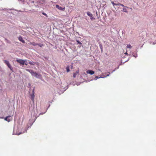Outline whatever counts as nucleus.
<instances>
[{"label":"nucleus","mask_w":156,"mask_h":156,"mask_svg":"<svg viewBox=\"0 0 156 156\" xmlns=\"http://www.w3.org/2000/svg\"><path fill=\"white\" fill-rule=\"evenodd\" d=\"M26 70L27 71L30 72L32 76L35 77L37 78L41 79L42 77L41 75L40 74L34 72L32 70L27 69Z\"/></svg>","instance_id":"f257e3e1"},{"label":"nucleus","mask_w":156,"mask_h":156,"mask_svg":"<svg viewBox=\"0 0 156 156\" xmlns=\"http://www.w3.org/2000/svg\"><path fill=\"white\" fill-rule=\"evenodd\" d=\"M10 112V115L7 116L4 119L6 121L8 122H9L10 121V119L9 118L13 116L14 114V112L12 111Z\"/></svg>","instance_id":"f03ea898"},{"label":"nucleus","mask_w":156,"mask_h":156,"mask_svg":"<svg viewBox=\"0 0 156 156\" xmlns=\"http://www.w3.org/2000/svg\"><path fill=\"white\" fill-rule=\"evenodd\" d=\"M27 129H28V128L27 127H26L24 128H22V131H23L22 132H21L20 133H19L15 134L14 133V131H13V134L19 135H20L21 134L26 132L27 131Z\"/></svg>","instance_id":"7ed1b4c3"},{"label":"nucleus","mask_w":156,"mask_h":156,"mask_svg":"<svg viewBox=\"0 0 156 156\" xmlns=\"http://www.w3.org/2000/svg\"><path fill=\"white\" fill-rule=\"evenodd\" d=\"M17 62L19 63L20 65H24L25 64V62H26V60H23L21 59H17L16 60Z\"/></svg>","instance_id":"20e7f679"},{"label":"nucleus","mask_w":156,"mask_h":156,"mask_svg":"<svg viewBox=\"0 0 156 156\" xmlns=\"http://www.w3.org/2000/svg\"><path fill=\"white\" fill-rule=\"evenodd\" d=\"M87 14L88 16H89L90 19L91 20H92L93 19H94V18L93 15L90 12H89V11L87 12Z\"/></svg>","instance_id":"39448f33"},{"label":"nucleus","mask_w":156,"mask_h":156,"mask_svg":"<svg viewBox=\"0 0 156 156\" xmlns=\"http://www.w3.org/2000/svg\"><path fill=\"white\" fill-rule=\"evenodd\" d=\"M87 74H89L90 75H93L94 74V72L92 70H88L86 72Z\"/></svg>","instance_id":"423d86ee"},{"label":"nucleus","mask_w":156,"mask_h":156,"mask_svg":"<svg viewBox=\"0 0 156 156\" xmlns=\"http://www.w3.org/2000/svg\"><path fill=\"white\" fill-rule=\"evenodd\" d=\"M56 8H58V9H59V10H60L62 11V10H64L65 9V8H63L61 7H60L58 5H56Z\"/></svg>","instance_id":"0eeeda50"},{"label":"nucleus","mask_w":156,"mask_h":156,"mask_svg":"<svg viewBox=\"0 0 156 156\" xmlns=\"http://www.w3.org/2000/svg\"><path fill=\"white\" fill-rule=\"evenodd\" d=\"M108 73H109V74H108L105 77L100 76V77H98V76H96L95 77L94 80H97V79L98 78H104L105 77L109 76L110 75V73L109 72H108Z\"/></svg>","instance_id":"6e6552de"},{"label":"nucleus","mask_w":156,"mask_h":156,"mask_svg":"<svg viewBox=\"0 0 156 156\" xmlns=\"http://www.w3.org/2000/svg\"><path fill=\"white\" fill-rule=\"evenodd\" d=\"M18 39L20 41L22 42L23 43H25L24 40H23V38L21 36H20L19 37Z\"/></svg>","instance_id":"1a4fd4ad"},{"label":"nucleus","mask_w":156,"mask_h":156,"mask_svg":"<svg viewBox=\"0 0 156 156\" xmlns=\"http://www.w3.org/2000/svg\"><path fill=\"white\" fill-rule=\"evenodd\" d=\"M99 44L100 48L101 49V52L102 53L103 52L102 45L100 43H99Z\"/></svg>","instance_id":"9d476101"},{"label":"nucleus","mask_w":156,"mask_h":156,"mask_svg":"<svg viewBox=\"0 0 156 156\" xmlns=\"http://www.w3.org/2000/svg\"><path fill=\"white\" fill-rule=\"evenodd\" d=\"M34 93H32L31 95V99L33 101H34Z\"/></svg>","instance_id":"9b49d317"},{"label":"nucleus","mask_w":156,"mask_h":156,"mask_svg":"<svg viewBox=\"0 0 156 156\" xmlns=\"http://www.w3.org/2000/svg\"><path fill=\"white\" fill-rule=\"evenodd\" d=\"M30 44H31L34 46H36L38 45L37 43H36L34 42H30L29 43Z\"/></svg>","instance_id":"f8f14e48"},{"label":"nucleus","mask_w":156,"mask_h":156,"mask_svg":"<svg viewBox=\"0 0 156 156\" xmlns=\"http://www.w3.org/2000/svg\"><path fill=\"white\" fill-rule=\"evenodd\" d=\"M126 8H123V9L122 11L127 13L128 12Z\"/></svg>","instance_id":"ddd939ff"},{"label":"nucleus","mask_w":156,"mask_h":156,"mask_svg":"<svg viewBox=\"0 0 156 156\" xmlns=\"http://www.w3.org/2000/svg\"><path fill=\"white\" fill-rule=\"evenodd\" d=\"M4 62L7 66L9 64V62L7 60H4Z\"/></svg>","instance_id":"4468645a"},{"label":"nucleus","mask_w":156,"mask_h":156,"mask_svg":"<svg viewBox=\"0 0 156 156\" xmlns=\"http://www.w3.org/2000/svg\"><path fill=\"white\" fill-rule=\"evenodd\" d=\"M8 67L11 70H12V68L10 64L7 65Z\"/></svg>","instance_id":"2eb2a0df"},{"label":"nucleus","mask_w":156,"mask_h":156,"mask_svg":"<svg viewBox=\"0 0 156 156\" xmlns=\"http://www.w3.org/2000/svg\"><path fill=\"white\" fill-rule=\"evenodd\" d=\"M133 56L136 58L137 56V55L136 53H134L133 54Z\"/></svg>","instance_id":"dca6fc26"},{"label":"nucleus","mask_w":156,"mask_h":156,"mask_svg":"<svg viewBox=\"0 0 156 156\" xmlns=\"http://www.w3.org/2000/svg\"><path fill=\"white\" fill-rule=\"evenodd\" d=\"M66 70H67V72H68L70 71L69 66H67L66 68Z\"/></svg>","instance_id":"f3484780"},{"label":"nucleus","mask_w":156,"mask_h":156,"mask_svg":"<svg viewBox=\"0 0 156 156\" xmlns=\"http://www.w3.org/2000/svg\"><path fill=\"white\" fill-rule=\"evenodd\" d=\"M20 3H22L23 2H24L25 0H17Z\"/></svg>","instance_id":"a211bd4d"},{"label":"nucleus","mask_w":156,"mask_h":156,"mask_svg":"<svg viewBox=\"0 0 156 156\" xmlns=\"http://www.w3.org/2000/svg\"><path fill=\"white\" fill-rule=\"evenodd\" d=\"M111 3L113 5V6H114L115 5H116V3H115L113 1H112L111 2Z\"/></svg>","instance_id":"6ab92c4d"},{"label":"nucleus","mask_w":156,"mask_h":156,"mask_svg":"<svg viewBox=\"0 0 156 156\" xmlns=\"http://www.w3.org/2000/svg\"><path fill=\"white\" fill-rule=\"evenodd\" d=\"M42 14L43 15H44L45 16H46V17H48V16L45 13H44V12H42Z\"/></svg>","instance_id":"aec40b11"},{"label":"nucleus","mask_w":156,"mask_h":156,"mask_svg":"<svg viewBox=\"0 0 156 156\" xmlns=\"http://www.w3.org/2000/svg\"><path fill=\"white\" fill-rule=\"evenodd\" d=\"M127 48H132V46H131L130 44H127Z\"/></svg>","instance_id":"412c9836"},{"label":"nucleus","mask_w":156,"mask_h":156,"mask_svg":"<svg viewBox=\"0 0 156 156\" xmlns=\"http://www.w3.org/2000/svg\"><path fill=\"white\" fill-rule=\"evenodd\" d=\"M77 75V73H73V76L74 78H75L76 76Z\"/></svg>","instance_id":"4be33fe9"},{"label":"nucleus","mask_w":156,"mask_h":156,"mask_svg":"<svg viewBox=\"0 0 156 156\" xmlns=\"http://www.w3.org/2000/svg\"><path fill=\"white\" fill-rule=\"evenodd\" d=\"M76 42H77V43L79 44H82V43L79 41V40H77L76 41Z\"/></svg>","instance_id":"5701e85b"},{"label":"nucleus","mask_w":156,"mask_h":156,"mask_svg":"<svg viewBox=\"0 0 156 156\" xmlns=\"http://www.w3.org/2000/svg\"><path fill=\"white\" fill-rule=\"evenodd\" d=\"M34 62H29V63L30 64V65H34Z\"/></svg>","instance_id":"b1692460"},{"label":"nucleus","mask_w":156,"mask_h":156,"mask_svg":"<svg viewBox=\"0 0 156 156\" xmlns=\"http://www.w3.org/2000/svg\"><path fill=\"white\" fill-rule=\"evenodd\" d=\"M37 45H39V46L41 47H42L44 45L43 44H38Z\"/></svg>","instance_id":"393cba45"},{"label":"nucleus","mask_w":156,"mask_h":156,"mask_svg":"<svg viewBox=\"0 0 156 156\" xmlns=\"http://www.w3.org/2000/svg\"><path fill=\"white\" fill-rule=\"evenodd\" d=\"M5 40L7 43H10V41H9L7 39H5Z\"/></svg>","instance_id":"a878e982"},{"label":"nucleus","mask_w":156,"mask_h":156,"mask_svg":"<svg viewBox=\"0 0 156 156\" xmlns=\"http://www.w3.org/2000/svg\"><path fill=\"white\" fill-rule=\"evenodd\" d=\"M121 6H122L123 7H125V8H127V7L124 6V5H123V4H121Z\"/></svg>","instance_id":"bb28decb"},{"label":"nucleus","mask_w":156,"mask_h":156,"mask_svg":"<svg viewBox=\"0 0 156 156\" xmlns=\"http://www.w3.org/2000/svg\"><path fill=\"white\" fill-rule=\"evenodd\" d=\"M121 4L120 3H116V5H121Z\"/></svg>","instance_id":"cd10ccee"},{"label":"nucleus","mask_w":156,"mask_h":156,"mask_svg":"<svg viewBox=\"0 0 156 156\" xmlns=\"http://www.w3.org/2000/svg\"><path fill=\"white\" fill-rule=\"evenodd\" d=\"M116 69V68H115L113 71L111 72V73H112L113 72H114Z\"/></svg>","instance_id":"c85d7f7f"},{"label":"nucleus","mask_w":156,"mask_h":156,"mask_svg":"<svg viewBox=\"0 0 156 156\" xmlns=\"http://www.w3.org/2000/svg\"><path fill=\"white\" fill-rule=\"evenodd\" d=\"M34 89L32 90V93H34Z\"/></svg>","instance_id":"c756f323"},{"label":"nucleus","mask_w":156,"mask_h":156,"mask_svg":"<svg viewBox=\"0 0 156 156\" xmlns=\"http://www.w3.org/2000/svg\"><path fill=\"white\" fill-rule=\"evenodd\" d=\"M79 73V71H77L76 72V73H77V74H78Z\"/></svg>","instance_id":"7c9ffc66"},{"label":"nucleus","mask_w":156,"mask_h":156,"mask_svg":"<svg viewBox=\"0 0 156 156\" xmlns=\"http://www.w3.org/2000/svg\"><path fill=\"white\" fill-rule=\"evenodd\" d=\"M125 54L126 55H127L128 54L127 52V51H126V53H125Z\"/></svg>","instance_id":"2f4dec72"},{"label":"nucleus","mask_w":156,"mask_h":156,"mask_svg":"<svg viewBox=\"0 0 156 156\" xmlns=\"http://www.w3.org/2000/svg\"><path fill=\"white\" fill-rule=\"evenodd\" d=\"M25 64V65H26V66H27V65H28V64H27V63H25V64Z\"/></svg>","instance_id":"473e14b6"},{"label":"nucleus","mask_w":156,"mask_h":156,"mask_svg":"<svg viewBox=\"0 0 156 156\" xmlns=\"http://www.w3.org/2000/svg\"><path fill=\"white\" fill-rule=\"evenodd\" d=\"M119 66L118 67H117L116 68V69H119Z\"/></svg>","instance_id":"72a5a7b5"},{"label":"nucleus","mask_w":156,"mask_h":156,"mask_svg":"<svg viewBox=\"0 0 156 156\" xmlns=\"http://www.w3.org/2000/svg\"><path fill=\"white\" fill-rule=\"evenodd\" d=\"M122 62L120 64H119V65H122Z\"/></svg>","instance_id":"f704fd0d"},{"label":"nucleus","mask_w":156,"mask_h":156,"mask_svg":"<svg viewBox=\"0 0 156 156\" xmlns=\"http://www.w3.org/2000/svg\"><path fill=\"white\" fill-rule=\"evenodd\" d=\"M155 44V43L154 42L153 43V44Z\"/></svg>","instance_id":"c9c22d12"},{"label":"nucleus","mask_w":156,"mask_h":156,"mask_svg":"<svg viewBox=\"0 0 156 156\" xmlns=\"http://www.w3.org/2000/svg\"><path fill=\"white\" fill-rule=\"evenodd\" d=\"M28 85H29V86H30V83H29Z\"/></svg>","instance_id":"e433bc0d"},{"label":"nucleus","mask_w":156,"mask_h":156,"mask_svg":"<svg viewBox=\"0 0 156 156\" xmlns=\"http://www.w3.org/2000/svg\"><path fill=\"white\" fill-rule=\"evenodd\" d=\"M49 106H50V105H49V106L48 107L47 109L49 108Z\"/></svg>","instance_id":"4c0bfd02"},{"label":"nucleus","mask_w":156,"mask_h":156,"mask_svg":"<svg viewBox=\"0 0 156 156\" xmlns=\"http://www.w3.org/2000/svg\"><path fill=\"white\" fill-rule=\"evenodd\" d=\"M43 114V113H41L40 114Z\"/></svg>","instance_id":"58836bf2"},{"label":"nucleus","mask_w":156,"mask_h":156,"mask_svg":"<svg viewBox=\"0 0 156 156\" xmlns=\"http://www.w3.org/2000/svg\"><path fill=\"white\" fill-rule=\"evenodd\" d=\"M127 61H128V60H127V61H126L125 62H126Z\"/></svg>","instance_id":"ea45409f"},{"label":"nucleus","mask_w":156,"mask_h":156,"mask_svg":"<svg viewBox=\"0 0 156 156\" xmlns=\"http://www.w3.org/2000/svg\"><path fill=\"white\" fill-rule=\"evenodd\" d=\"M32 124H33V123L31 124V126H32Z\"/></svg>","instance_id":"a19ab883"}]
</instances>
